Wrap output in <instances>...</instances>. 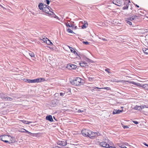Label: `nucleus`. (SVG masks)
<instances>
[{
  "instance_id": "obj_1",
  "label": "nucleus",
  "mask_w": 148,
  "mask_h": 148,
  "mask_svg": "<svg viewBox=\"0 0 148 148\" xmlns=\"http://www.w3.org/2000/svg\"><path fill=\"white\" fill-rule=\"evenodd\" d=\"M72 84L75 86H79L83 85L84 83V80L79 77H77L73 79L71 82Z\"/></svg>"
},
{
  "instance_id": "obj_2",
  "label": "nucleus",
  "mask_w": 148,
  "mask_h": 148,
  "mask_svg": "<svg viewBox=\"0 0 148 148\" xmlns=\"http://www.w3.org/2000/svg\"><path fill=\"white\" fill-rule=\"evenodd\" d=\"M0 97L4 101H12L13 99L11 97H6L5 95L3 93H0Z\"/></svg>"
},
{
  "instance_id": "obj_3",
  "label": "nucleus",
  "mask_w": 148,
  "mask_h": 148,
  "mask_svg": "<svg viewBox=\"0 0 148 148\" xmlns=\"http://www.w3.org/2000/svg\"><path fill=\"white\" fill-rule=\"evenodd\" d=\"M90 131V130L86 129H84L82 130V135L85 137H88L89 136V132Z\"/></svg>"
},
{
  "instance_id": "obj_4",
  "label": "nucleus",
  "mask_w": 148,
  "mask_h": 148,
  "mask_svg": "<svg viewBox=\"0 0 148 148\" xmlns=\"http://www.w3.org/2000/svg\"><path fill=\"white\" fill-rule=\"evenodd\" d=\"M42 11L49 15H51L52 13H53V12L50 11L48 7H46L44 8Z\"/></svg>"
},
{
  "instance_id": "obj_5",
  "label": "nucleus",
  "mask_w": 148,
  "mask_h": 148,
  "mask_svg": "<svg viewBox=\"0 0 148 148\" xmlns=\"http://www.w3.org/2000/svg\"><path fill=\"white\" fill-rule=\"evenodd\" d=\"M67 68L70 70L73 69H76L77 68V66L71 64H69L67 65Z\"/></svg>"
},
{
  "instance_id": "obj_6",
  "label": "nucleus",
  "mask_w": 148,
  "mask_h": 148,
  "mask_svg": "<svg viewBox=\"0 0 148 148\" xmlns=\"http://www.w3.org/2000/svg\"><path fill=\"white\" fill-rule=\"evenodd\" d=\"M99 145L100 146L106 148H108V147H109V145L105 142L99 143Z\"/></svg>"
},
{
  "instance_id": "obj_7",
  "label": "nucleus",
  "mask_w": 148,
  "mask_h": 148,
  "mask_svg": "<svg viewBox=\"0 0 148 148\" xmlns=\"http://www.w3.org/2000/svg\"><path fill=\"white\" fill-rule=\"evenodd\" d=\"M57 143L58 145L60 146H64L67 145V142L65 140L61 141H58Z\"/></svg>"
},
{
  "instance_id": "obj_8",
  "label": "nucleus",
  "mask_w": 148,
  "mask_h": 148,
  "mask_svg": "<svg viewBox=\"0 0 148 148\" xmlns=\"http://www.w3.org/2000/svg\"><path fill=\"white\" fill-rule=\"evenodd\" d=\"M95 132H91L90 131L89 132V136L88 137H89L91 139H93L95 137Z\"/></svg>"
},
{
  "instance_id": "obj_9",
  "label": "nucleus",
  "mask_w": 148,
  "mask_h": 148,
  "mask_svg": "<svg viewBox=\"0 0 148 148\" xmlns=\"http://www.w3.org/2000/svg\"><path fill=\"white\" fill-rule=\"evenodd\" d=\"M9 136L5 134L2 135L0 136V140H7L8 137Z\"/></svg>"
},
{
  "instance_id": "obj_10",
  "label": "nucleus",
  "mask_w": 148,
  "mask_h": 148,
  "mask_svg": "<svg viewBox=\"0 0 148 148\" xmlns=\"http://www.w3.org/2000/svg\"><path fill=\"white\" fill-rule=\"evenodd\" d=\"M79 64L82 67H86L88 66V63L85 61H81L79 63Z\"/></svg>"
},
{
  "instance_id": "obj_11",
  "label": "nucleus",
  "mask_w": 148,
  "mask_h": 148,
  "mask_svg": "<svg viewBox=\"0 0 148 148\" xmlns=\"http://www.w3.org/2000/svg\"><path fill=\"white\" fill-rule=\"evenodd\" d=\"M19 132H21L27 133L30 135L32 134V133L28 131L27 130H26L24 128H21V129H20V130H19Z\"/></svg>"
},
{
  "instance_id": "obj_12",
  "label": "nucleus",
  "mask_w": 148,
  "mask_h": 148,
  "mask_svg": "<svg viewBox=\"0 0 148 148\" xmlns=\"http://www.w3.org/2000/svg\"><path fill=\"white\" fill-rule=\"evenodd\" d=\"M123 110H114L113 111V114H116L120 113L123 112Z\"/></svg>"
},
{
  "instance_id": "obj_13",
  "label": "nucleus",
  "mask_w": 148,
  "mask_h": 148,
  "mask_svg": "<svg viewBox=\"0 0 148 148\" xmlns=\"http://www.w3.org/2000/svg\"><path fill=\"white\" fill-rule=\"evenodd\" d=\"M46 120H48L51 122H52L53 121L52 116L51 115L47 116L46 118Z\"/></svg>"
},
{
  "instance_id": "obj_14",
  "label": "nucleus",
  "mask_w": 148,
  "mask_h": 148,
  "mask_svg": "<svg viewBox=\"0 0 148 148\" xmlns=\"http://www.w3.org/2000/svg\"><path fill=\"white\" fill-rule=\"evenodd\" d=\"M133 109L137 110L139 111H140L142 110L141 106H139L138 105H136L133 108Z\"/></svg>"
},
{
  "instance_id": "obj_15",
  "label": "nucleus",
  "mask_w": 148,
  "mask_h": 148,
  "mask_svg": "<svg viewBox=\"0 0 148 148\" xmlns=\"http://www.w3.org/2000/svg\"><path fill=\"white\" fill-rule=\"evenodd\" d=\"M69 47L70 48L71 51V52L74 53L75 55H78L77 53L75 51V49L69 46Z\"/></svg>"
},
{
  "instance_id": "obj_16",
  "label": "nucleus",
  "mask_w": 148,
  "mask_h": 148,
  "mask_svg": "<svg viewBox=\"0 0 148 148\" xmlns=\"http://www.w3.org/2000/svg\"><path fill=\"white\" fill-rule=\"evenodd\" d=\"M113 3L114 4L118 6H120L121 5V4L120 3L119 1L118 2V1L114 0Z\"/></svg>"
},
{
  "instance_id": "obj_17",
  "label": "nucleus",
  "mask_w": 148,
  "mask_h": 148,
  "mask_svg": "<svg viewBox=\"0 0 148 148\" xmlns=\"http://www.w3.org/2000/svg\"><path fill=\"white\" fill-rule=\"evenodd\" d=\"M88 25L87 22L86 21H84V24L82 26V27L83 29L86 28Z\"/></svg>"
},
{
  "instance_id": "obj_18",
  "label": "nucleus",
  "mask_w": 148,
  "mask_h": 148,
  "mask_svg": "<svg viewBox=\"0 0 148 148\" xmlns=\"http://www.w3.org/2000/svg\"><path fill=\"white\" fill-rule=\"evenodd\" d=\"M38 7L40 10H43L44 8V5L42 3H40L39 4Z\"/></svg>"
},
{
  "instance_id": "obj_19",
  "label": "nucleus",
  "mask_w": 148,
  "mask_h": 148,
  "mask_svg": "<svg viewBox=\"0 0 148 148\" xmlns=\"http://www.w3.org/2000/svg\"><path fill=\"white\" fill-rule=\"evenodd\" d=\"M143 50L144 53L146 54H148V49L143 48Z\"/></svg>"
},
{
  "instance_id": "obj_20",
  "label": "nucleus",
  "mask_w": 148,
  "mask_h": 148,
  "mask_svg": "<svg viewBox=\"0 0 148 148\" xmlns=\"http://www.w3.org/2000/svg\"><path fill=\"white\" fill-rule=\"evenodd\" d=\"M21 121H22L23 123L27 125L29 124L30 123H31L32 122L24 120H21Z\"/></svg>"
},
{
  "instance_id": "obj_21",
  "label": "nucleus",
  "mask_w": 148,
  "mask_h": 148,
  "mask_svg": "<svg viewBox=\"0 0 148 148\" xmlns=\"http://www.w3.org/2000/svg\"><path fill=\"white\" fill-rule=\"evenodd\" d=\"M143 88L145 90L148 91V85L147 84H143L142 86Z\"/></svg>"
},
{
  "instance_id": "obj_22",
  "label": "nucleus",
  "mask_w": 148,
  "mask_h": 148,
  "mask_svg": "<svg viewBox=\"0 0 148 148\" xmlns=\"http://www.w3.org/2000/svg\"><path fill=\"white\" fill-rule=\"evenodd\" d=\"M24 82H27L31 83V79H28L27 78H24L23 79Z\"/></svg>"
},
{
  "instance_id": "obj_23",
  "label": "nucleus",
  "mask_w": 148,
  "mask_h": 148,
  "mask_svg": "<svg viewBox=\"0 0 148 148\" xmlns=\"http://www.w3.org/2000/svg\"><path fill=\"white\" fill-rule=\"evenodd\" d=\"M141 109H143L144 108H148V105H141Z\"/></svg>"
},
{
  "instance_id": "obj_24",
  "label": "nucleus",
  "mask_w": 148,
  "mask_h": 148,
  "mask_svg": "<svg viewBox=\"0 0 148 148\" xmlns=\"http://www.w3.org/2000/svg\"><path fill=\"white\" fill-rule=\"evenodd\" d=\"M29 55L31 56L32 57H34L35 54L34 53L32 52H30L29 53Z\"/></svg>"
},
{
  "instance_id": "obj_25",
  "label": "nucleus",
  "mask_w": 148,
  "mask_h": 148,
  "mask_svg": "<svg viewBox=\"0 0 148 148\" xmlns=\"http://www.w3.org/2000/svg\"><path fill=\"white\" fill-rule=\"evenodd\" d=\"M129 3H127V5L126 6H124L123 7V10L127 9L128 8V6H129Z\"/></svg>"
},
{
  "instance_id": "obj_26",
  "label": "nucleus",
  "mask_w": 148,
  "mask_h": 148,
  "mask_svg": "<svg viewBox=\"0 0 148 148\" xmlns=\"http://www.w3.org/2000/svg\"><path fill=\"white\" fill-rule=\"evenodd\" d=\"M51 15H52V16L54 17V18H57L58 19H59V18H58L59 17L58 16H56L55 14L53 12V13H52V14H51Z\"/></svg>"
},
{
  "instance_id": "obj_27",
  "label": "nucleus",
  "mask_w": 148,
  "mask_h": 148,
  "mask_svg": "<svg viewBox=\"0 0 148 148\" xmlns=\"http://www.w3.org/2000/svg\"><path fill=\"white\" fill-rule=\"evenodd\" d=\"M52 103H53V106H56V105L57 104V101L54 100V101H53Z\"/></svg>"
},
{
  "instance_id": "obj_28",
  "label": "nucleus",
  "mask_w": 148,
  "mask_h": 148,
  "mask_svg": "<svg viewBox=\"0 0 148 148\" xmlns=\"http://www.w3.org/2000/svg\"><path fill=\"white\" fill-rule=\"evenodd\" d=\"M67 31L69 33H73L74 32L73 31L71 30V29L68 28L67 29Z\"/></svg>"
},
{
  "instance_id": "obj_29",
  "label": "nucleus",
  "mask_w": 148,
  "mask_h": 148,
  "mask_svg": "<svg viewBox=\"0 0 148 148\" xmlns=\"http://www.w3.org/2000/svg\"><path fill=\"white\" fill-rule=\"evenodd\" d=\"M132 16L134 19H136L138 18H139V16H137L136 15H134Z\"/></svg>"
},
{
  "instance_id": "obj_30",
  "label": "nucleus",
  "mask_w": 148,
  "mask_h": 148,
  "mask_svg": "<svg viewBox=\"0 0 148 148\" xmlns=\"http://www.w3.org/2000/svg\"><path fill=\"white\" fill-rule=\"evenodd\" d=\"M36 83L41 82L40 78H38L36 79Z\"/></svg>"
},
{
  "instance_id": "obj_31",
  "label": "nucleus",
  "mask_w": 148,
  "mask_h": 148,
  "mask_svg": "<svg viewBox=\"0 0 148 148\" xmlns=\"http://www.w3.org/2000/svg\"><path fill=\"white\" fill-rule=\"evenodd\" d=\"M134 18H133V16H131L130 17L128 18V20H130L131 21H132L134 20Z\"/></svg>"
},
{
  "instance_id": "obj_32",
  "label": "nucleus",
  "mask_w": 148,
  "mask_h": 148,
  "mask_svg": "<svg viewBox=\"0 0 148 148\" xmlns=\"http://www.w3.org/2000/svg\"><path fill=\"white\" fill-rule=\"evenodd\" d=\"M36 83V79H31V83Z\"/></svg>"
},
{
  "instance_id": "obj_33",
  "label": "nucleus",
  "mask_w": 148,
  "mask_h": 148,
  "mask_svg": "<svg viewBox=\"0 0 148 148\" xmlns=\"http://www.w3.org/2000/svg\"><path fill=\"white\" fill-rule=\"evenodd\" d=\"M66 27H73V25H69V23H66Z\"/></svg>"
},
{
  "instance_id": "obj_34",
  "label": "nucleus",
  "mask_w": 148,
  "mask_h": 148,
  "mask_svg": "<svg viewBox=\"0 0 148 148\" xmlns=\"http://www.w3.org/2000/svg\"><path fill=\"white\" fill-rule=\"evenodd\" d=\"M93 89H91V90L92 91L93 90H94L95 89H100V88H99L98 87H95L93 88Z\"/></svg>"
},
{
  "instance_id": "obj_35",
  "label": "nucleus",
  "mask_w": 148,
  "mask_h": 148,
  "mask_svg": "<svg viewBox=\"0 0 148 148\" xmlns=\"http://www.w3.org/2000/svg\"><path fill=\"white\" fill-rule=\"evenodd\" d=\"M48 39L47 38H42V40L45 42L46 43V41Z\"/></svg>"
},
{
  "instance_id": "obj_36",
  "label": "nucleus",
  "mask_w": 148,
  "mask_h": 148,
  "mask_svg": "<svg viewBox=\"0 0 148 148\" xmlns=\"http://www.w3.org/2000/svg\"><path fill=\"white\" fill-rule=\"evenodd\" d=\"M126 22L127 24L130 25H132V23L129 21H127Z\"/></svg>"
},
{
  "instance_id": "obj_37",
  "label": "nucleus",
  "mask_w": 148,
  "mask_h": 148,
  "mask_svg": "<svg viewBox=\"0 0 148 148\" xmlns=\"http://www.w3.org/2000/svg\"><path fill=\"white\" fill-rule=\"evenodd\" d=\"M95 137L96 136H100V134L99 133V132H95Z\"/></svg>"
},
{
  "instance_id": "obj_38",
  "label": "nucleus",
  "mask_w": 148,
  "mask_h": 148,
  "mask_svg": "<svg viewBox=\"0 0 148 148\" xmlns=\"http://www.w3.org/2000/svg\"><path fill=\"white\" fill-rule=\"evenodd\" d=\"M123 127L124 129H127L129 128V126L127 125H123Z\"/></svg>"
},
{
  "instance_id": "obj_39",
  "label": "nucleus",
  "mask_w": 148,
  "mask_h": 148,
  "mask_svg": "<svg viewBox=\"0 0 148 148\" xmlns=\"http://www.w3.org/2000/svg\"><path fill=\"white\" fill-rule=\"evenodd\" d=\"M83 43L86 45H88L89 44V42H88L87 41H83Z\"/></svg>"
},
{
  "instance_id": "obj_40",
  "label": "nucleus",
  "mask_w": 148,
  "mask_h": 148,
  "mask_svg": "<svg viewBox=\"0 0 148 148\" xmlns=\"http://www.w3.org/2000/svg\"><path fill=\"white\" fill-rule=\"evenodd\" d=\"M99 38V39H101L102 40L104 41H107V40L106 39H105V38Z\"/></svg>"
},
{
  "instance_id": "obj_41",
  "label": "nucleus",
  "mask_w": 148,
  "mask_h": 148,
  "mask_svg": "<svg viewBox=\"0 0 148 148\" xmlns=\"http://www.w3.org/2000/svg\"><path fill=\"white\" fill-rule=\"evenodd\" d=\"M49 41L50 40L48 39L46 41V43H47V45H49Z\"/></svg>"
},
{
  "instance_id": "obj_42",
  "label": "nucleus",
  "mask_w": 148,
  "mask_h": 148,
  "mask_svg": "<svg viewBox=\"0 0 148 148\" xmlns=\"http://www.w3.org/2000/svg\"><path fill=\"white\" fill-rule=\"evenodd\" d=\"M60 95L61 96H63L65 94V93H63V92H60Z\"/></svg>"
},
{
  "instance_id": "obj_43",
  "label": "nucleus",
  "mask_w": 148,
  "mask_h": 148,
  "mask_svg": "<svg viewBox=\"0 0 148 148\" xmlns=\"http://www.w3.org/2000/svg\"><path fill=\"white\" fill-rule=\"evenodd\" d=\"M46 4H47L48 5H49V4L50 1L49 0H46Z\"/></svg>"
},
{
  "instance_id": "obj_44",
  "label": "nucleus",
  "mask_w": 148,
  "mask_h": 148,
  "mask_svg": "<svg viewBox=\"0 0 148 148\" xmlns=\"http://www.w3.org/2000/svg\"><path fill=\"white\" fill-rule=\"evenodd\" d=\"M109 70H110L109 69H108V68L105 69V71H107V72H108L109 73H110V72L109 71Z\"/></svg>"
},
{
  "instance_id": "obj_45",
  "label": "nucleus",
  "mask_w": 148,
  "mask_h": 148,
  "mask_svg": "<svg viewBox=\"0 0 148 148\" xmlns=\"http://www.w3.org/2000/svg\"><path fill=\"white\" fill-rule=\"evenodd\" d=\"M40 80H41V82H44L45 81V79L44 78H40Z\"/></svg>"
},
{
  "instance_id": "obj_46",
  "label": "nucleus",
  "mask_w": 148,
  "mask_h": 148,
  "mask_svg": "<svg viewBox=\"0 0 148 148\" xmlns=\"http://www.w3.org/2000/svg\"><path fill=\"white\" fill-rule=\"evenodd\" d=\"M133 122L136 124H137L138 123V122L137 121H133Z\"/></svg>"
},
{
  "instance_id": "obj_47",
  "label": "nucleus",
  "mask_w": 148,
  "mask_h": 148,
  "mask_svg": "<svg viewBox=\"0 0 148 148\" xmlns=\"http://www.w3.org/2000/svg\"><path fill=\"white\" fill-rule=\"evenodd\" d=\"M2 141H3L5 143H10V142H9V141L7 140H3Z\"/></svg>"
},
{
  "instance_id": "obj_48",
  "label": "nucleus",
  "mask_w": 148,
  "mask_h": 148,
  "mask_svg": "<svg viewBox=\"0 0 148 148\" xmlns=\"http://www.w3.org/2000/svg\"><path fill=\"white\" fill-rule=\"evenodd\" d=\"M77 112L79 113V112H84V111L83 110H81L79 109L78 110Z\"/></svg>"
},
{
  "instance_id": "obj_49",
  "label": "nucleus",
  "mask_w": 148,
  "mask_h": 148,
  "mask_svg": "<svg viewBox=\"0 0 148 148\" xmlns=\"http://www.w3.org/2000/svg\"><path fill=\"white\" fill-rule=\"evenodd\" d=\"M108 148H116L115 147H114L112 146H110L109 145V147H108Z\"/></svg>"
},
{
  "instance_id": "obj_50",
  "label": "nucleus",
  "mask_w": 148,
  "mask_h": 148,
  "mask_svg": "<svg viewBox=\"0 0 148 148\" xmlns=\"http://www.w3.org/2000/svg\"><path fill=\"white\" fill-rule=\"evenodd\" d=\"M47 6H48L46 4L44 5V8H45L46 7H48ZM48 7H49V6H48Z\"/></svg>"
},
{
  "instance_id": "obj_51",
  "label": "nucleus",
  "mask_w": 148,
  "mask_h": 148,
  "mask_svg": "<svg viewBox=\"0 0 148 148\" xmlns=\"http://www.w3.org/2000/svg\"><path fill=\"white\" fill-rule=\"evenodd\" d=\"M143 144L145 146H147L148 147V145L146 143H143Z\"/></svg>"
},
{
  "instance_id": "obj_52",
  "label": "nucleus",
  "mask_w": 148,
  "mask_h": 148,
  "mask_svg": "<svg viewBox=\"0 0 148 148\" xmlns=\"http://www.w3.org/2000/svg\"><path fill=\"white\" fill-rule=\"evenodd\" d=\"M49 45H53V43L50 40L49 41Z\"/></svg>"
},
{
  "instance_id": "obj_53",
  "label": "nucleus",
  "mask_w": 148,
  "mask_h": 148,
  "mask_svg": "<svg viewBox=\"0 0 148 148\" xmlns=\"http://www.w3.org/2000/svg\"><path fill=\"white\" fill-rule=\"evenodd\" d=\"M52 148H60V147L58 146H55V147H53Z\"/></svg>"
},
{
  "instance_id": "obj_54",
  "label": "nucleus",
  "mask_w": 148,
  "mask_h": 148,
  "mask_svg": "<svg viewBox=\"0 0 148 148\" xmlns=\"http://www.w3.org/2000/svg\"><path fill=\"white\" fill-rule=\"evenodd\" d=\"M55 96L58 95H59V93H56L55 94Z\"/></svg>"
},
{
  "instance_id": "obj_55",
  "label": "nucleus",
  "mask_w": 148,
  "mask_h": 148,
  "mask_svg": "<svg viewBox=\"0 0 148 148\" xmlns=\"http://www.w3.org/2000/svg\"><path fill=\"white\" fill-rule=\"evenodd\" d=\"M135 5L137 8H139V5H137V4H136Z\"/></svg>"
},
{
  "instance_id": "obj_56",
  "label": "nucleus",
  "mask_w": 148,
  "mask_h": 148,
  "mask_svg": "<svg viewBox=\"0 0 148 148\" xmlns=\"http://www.w3.org/2000/svg\"><path fill=\"white\" fill-rule=\"evenodd\" d=\"M92 79V78H89V80H91Z\"/></svg>"
},
{
  "instance_id": "obj_57",
  "label": "nucleus",
  "mask_w": 148,
  "mask_h": 148,
  "mask_svg": "<svg viewBox=\"0 0 148 148\" xmlns=\"http://www.w3.org/2000/svg\"><path fill=\"white\" fill-rule=\"evenodd\" d=\"M123 148H127L126 146H124L123 147Z\"/></svg>"
},
{
  "instance_id": "obj_58",
  "label": "nucleus",
  "mask_w": 148,
  "mask_h": 148,
  "mask_svg": "<svg viewBox=\"0 0 148 148\" xmlns=\"http://www.w3.org/2000/svg\"><path fill=\"white\" fill-rule=\"evenodd\" d=\"M128 3H130V0H129V1H128Z\"/></svg>"
},
{
  "instance_id": "obj_59",
  "label": "nucleus",
  "mask_w": 148,
  "mask_h": 148,
  "mask_svg": "<svg viewBox=\"0 0 148 148\" xmlns=\"http://www.w3.org/2000/svg\"><path fill=\"white\" fill-rule=\"evenodd\" d=\"M124 5H125V4H125V3H124Z\"/></svg>"
}]
</instances>
